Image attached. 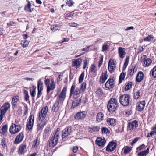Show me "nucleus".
<instances>
[{
  "label": "nucleus",
  "instance_id": "f257e3e1",
  "mask_svg": "<svg viewBox=\"0 0 156 156\" xmlns=\"http://www.w3.org/2000/svg\"><path fill=\"white\" fill-rule=\"evenodd\" d=\"M117 106L118 103L116 99L115 98H112L108 102L107 107L109 112L112 113L116 110Z\"/></svg>",
  "mask_w": 156,
  "mask_h": 156
},
{
  "label": "nucleus",
  "instance_id": "f03ea898",
  "mask_svg": "<svg viewBox=\"0 0 156 156\" xmlns=\"http://www.w3.org/2000/svg\"><path fill=\"white\" fill-rule=\"evenodd\" d=\"M130 95L124 94L121 95L119 98V101L124 106H128L130 103Z\"/></svg>",
  "mask_w": 156,
  "mask_h": 156
},
{
  "label": "nucleus",
  "instance_id": "7ed1b4c3",
  "mask_svg": "<svg viewBox=\"0 0 156 156\" xmlns=\"http://www.w3.org/2000/svg\"><path fill=\"white\" fill-rule=\"evenodd\" d=\"M21 129L20 125H16L12 123L10 127L9 131L12 134H15L19 132Z\"/></svg>",
  "mask_w": 156,
  "mask_h": 156
},
{
  "label": "nucleus",
  "instance_id": "20e7f679",
  "mask_svg": "<svg viewBox=\"0 0 156 156\" xmlns=\"http://www.w3.org/2000/svg\"><path fill=\"white\" fill-rule=\"evenodd\" d=\"M48 110V107L46 106L43 108L39 114V119L42 121L46 116V114Z\"/></svg>",
  "mask_w": 156,
  "mask_h": 156
},
{
  "label": "nucleus",
  "instance_id": "39448f33",
  "mask_svg": "<svg viewBox=\"0 0 156 156\" xmlns=\"http://www.w3.org/2000/svg\"><path fill=\"white\" fill-rule=\"evenodd\" d=\"M117 145V143L113 141H111L107 146L106 150L108 152H111L116 148Z\"/></svg>",
  "mask_w": 156,
  "mask_h": 156
},
{
  "label": "nucleus",
  "instance_id": "423d86ee",
  "mask_svg": "<svg viewBox=\"0 0 156 156\" xmlns=\"http://www.w3.org/2000/svg\"><path fill=\"white\" fill-rule=\"evenodd\" d=\"M72 127L71 126H69L66 127L63 130L62 132V138H65L68 136L70 135L72 132Z\"/></svg>",
  "mask_w": 156,
  "mask_h": 156
},
{
  "label": "nucleus",
  "instance_id": "0eeeda50",
  "mask_svg": "<svg viewBox=\"0 0 156 156\" xmlns=\"http://www.w3.org/2000/svg\"><path fill=\"white\" fill-rule=\"evenodd\" d=\"M34 115L33 114L30 115L29 116L28 122L26 125L29 130L32 129L34 123Z\"/></svg>",
  "mask_w": 156,
  "mask_h": 156
},
{
  "label": "nucleus",
  "instance_id": "6e6552de",
  "mask_svg": "<svg viewBox=\"0 0 156 156\" xmlns=\"http://www.w3.org/2000/svg\"><path fill=\"white\" fill-rule=\"evenodd\" d=\"M138 125V122L136 120H134L132 122H128L127 127L130 130L132 131L134 129H136Z\"/></svg>",
  "mask_w": 156,
  "mask_h": 156
},
{
  "label": "nucleus",
  "instance_id": "1a4fd4ad",
  "mask_svg": "<svg viewBox=\"0 0 156 156\" xmlns=\"http://www.w3.org/2000/svg\"><path fill=\"white\" fill-rule=\"evenodd\" d=\"M87 112L82 111L78 112L74 116V118L76 120H82L86 116Z\"/></svg>",
  "mask_w": 156,
  "mask_h": 156
},
{
  "label": "nucleus",
  "instance_id": "9d476101",
  "mask_svg": "<svg viewBox=\"0 0 156 156\" xmlns=\"http://www.w3.org/2000/svg\"><path fill=\"white\" fill-rule=\"evenodd\" d=\"M115 81L114 79L109 78L106 83L105 86L106 88L110 89L114 87Z\"/></svg>",
  "mask_w": 156,
  "mask_h": 156
},
{
  "label": "nucleus",
  "instance_id": "9b49d317",
  "mask_svg": "<svg viewBox=\"0 0 156 156\" xmlns=\"http://www.w3.org/2000/svg\"><path fill=\"white\" fill-rule=\"evenodd\" d=\"M58 137L53 135L51 140L49 142V146L51 148L57 145L58 141Z\"/></svg>",
  "mask_w": 156,
  "mask_h": 156
},
{
  "label": "nucleus",
  "instance_id": "f8f14e48",
  "mask_svg": "<svg viewBox=\"0 0 156 156\" xmlns=\"http://www.w3.org/2000/svg\"><path fill=\"white\" fill-rule=\"evenodd\" d=\"M83 59L80 57L77 59L75 60L72 62V66L75 67L76 69L79 68L81 66L82 62Z\"/></svg>",
  "mask_w": 156,
  "mask_h": 156
},
{
  "label": "nucleus",
  "instance_id": "ddd939ff",
  "mask_svg": "<svg viewBox=\"0 0 156 156\" xmlns=\"http://www.w3.org/2000/svg\"><path fill=\"white\" fill-rule=\"evenodd\" d=\"M136 71L137 69L136 68V66H132L131 68L128 70L127 74V77L126 79L128 77H131L134 75V73L136 72Z\"/></svg>",
  "mask_w": 156,
  "mask_h": 156
},
{
  "label": "nucleus",
  "instance_id": "4468645a",
  "mask_svg": "<svg viewBox=\"0 0 156 156\" xmlns=\"http://www.w3.org/2000/svg\"><path fill=\"white\" fill-rule=\"evenodd\" d=\"M24 137L23 133L22 132L20 133L15 138L14 143L16 144L20 143L22 141Z\"/></svg>",
  "mask_w": 156,
  "mask_h": 156
},
{
  "label": "nucleus",
  "instance_id": "2eb2a0df",
  "mask_svg": "<svg viewBox=\"0 0 156 156\" xmlns=\"http://www.w3.org/2000/svg\"><path fill=\"white\" fill-rule=\"evenodd\" d=\"M126 50L124 48L119 47L118 48V53L119 57L121 58H123L126 53Z\"/></svg>",
  "mask_w": 156,
  "mask_h": 156
},
{
  "label": "nucleus",
  "instance_id": "dca6fc26",
  "mask_svg": "<svg viewBox=\"0 0 156 156\" xmlns=\"http://www.w3.org/2000/svg\"><path fill=\"white\" fill-rule=\"evenodd\" d=\"M51 82L50 84V85H49L47 87V92L48 94H49L50 90L54 89L55 87V83L54 82V80L51 78Z\"/></svg>",
  "mask_w": 156,
  "mask_h": 156
},
{
  "label": "nucleus",
  "instance_id": "f3484780",
  "mask_svg": "<svg viewBox=\"0 0 156 156\" xmlns=\"http://www.w3.org/2000/svg\"><path fill=\"white\" fill-rule=\"evenodd\" d=\"M145 104V101H142L140 102L138 105L136 106V109L139 112L142 111L144 108Z\"/></svg>",
  "mask_w": 156,
  "mask_h": 156
},
{
  "label": "nucleus",
  "instance_id": "a211bd4d",
  "mask_svg": "<svg viewBox=\"0 0 156 156\" xmlns=\"http://www.w3.org/2000/svg\"><path fill=\"white\" fill-rule=\"evenodd\" d=\"M106 142L105 139H102L101 137L98 138L95 141L96 144L99 146H103Z\"/></svg>",
  "mask_w": 156,
  "mask_h": 156
},
{
  "label": "nucleus",
  "instance_id": "6ab92c4d",
  "mask_svg": "<svg viewBox=\"0 0 156 156\" xmlns=\"http://www.w3.org/2000/svg\"><path fill=\"white\" fill-rule=\"evenodd\" d=\"M19 100V97L17 95L13 96L12 98V105L13 108H15L17 106V103Z\"/></svg>",
  "mask_w": 156,
  "mask_h": 156
},
{
  "label": "nucleus",
  "instance_id": "aec40b11",
  "mask_svg": "<svg viewBox=\"0 0 156 156\" xmlns=\"http://www.w3.org/2000/svg\"><path fill=\"white\" fill-rule=\"evenodd\" d=\"M144 77V74L142 71L138 72L136 78V81L138 82H140L143 80Z\"/></svg>",
  "mask_w": 156,
  "mask_h": 156
},
{
  "label": "nucleus",
  "instance_id": "412c9836",
  "mask_svg": "<svg viewBox=\"0 0 156 156\" xmlns=\"http://www.w3.org/2000/svg\"><path fill=\"white\" fill-rule=\"evenodd\" d=\"M104 118V115L102 112L98 113L96 116V121L99 122L102 121Z\"/></svg>",
  "mask_w": 156,
  "mask_h": 156
},
{
  "label": "nucleus",
  "instance_id": "4be33fe9",
  "mask_svg": "<svg viewBox=\"0 0 156 156\" xmlns=\"http://www.w3.org/2000/svg\"><path fill=\"white\" fill-rule=\"evenodd\" d=\"M10 104L8 103H5L4 105L2 106L0 109V110L3 111L4 112H6L9 108H10Z\"/></svg>",
  "mask_w": 156,
  "mask_h": 156
},
{
  "label": "nucleus",
  "instance_id": "5701e85b",
  "mask_svg": "<svg viewBox=\"0 0 156 156\" xmlns=\"http://www.w3.org/2000/svg\"><path fill=\"white\" fill-rule=\"evenodd\" d=\"M152 62V60L149 58H144L143 59V65L144 67L148 66Z\"/></svg>",
  "mask_w": 156,
  "mask_h": 156
},
{
  "label": "nucleus",
  "instance_id": "b1692460",
  "mask_svg": "<svg viewBox=\"0 0 156 156\" xmlns=\"http://www.w3.org/2000/svg\"><path fill=\"white\" fill-rule=\"evenodd\" d=\"M107 122L108 124H110L112 126H114L116 125V120L113 118H108Z\"/></svg>",
  "mask_w": 156,
  "mask_h": 156
},
{
  "label": "nucleus",
  "instance_id": "393cba45",
  "mask_svg": "<svg viewBox=\"0 0 156 156\" xmlns=\"http://www.w3.org/2000/svg\"><path fill=\"white\" fill-rule=\"evenodd\" d=\"M26 147V145L25 144H21L19 147V152L20 154H22L24 152V150Z\"/></svg>",
  "mask_w": 156,
  "mask_h": 156
},
{
  "label": "nucleus",
  "instance_id": "a878e982",
  "mask_svg": "<svg viewBox=\"0 0 156 156\" xmlns=\"http://www.w3.org/2000/svg\"><path fill=\"white\" fill-rule=\"evenodd\" d=\"M149 148H147L146 150L139 152L138 154V156H146L149 153Z\"/></svg>",
  "mask_w": 156,
  "mask_h": 156
},
{
  "label": "nucleus",
  "instance_id": "bb28decb",
  "mask_svg": "<svg viewBox=\"0 0 156 156\" xmlns=\"http://www.w3.org/2000/svg\"><path fill=\"white\" fill-rule=\"evenodd\" d=\"M126 73L124 72H122L120 74L119 76V83L120 84L121 83L123 80H124L125 78V76H126Z\"/></svg>",
  "mask_w": 156,
  "mask_h": 156
},
{
  "label": "nucleus",
  "instance_id": "cd10ccee",
  "mask_svg": "<svg viewBox=\"0 0 156 156\" xmlns=\"http://www.w3.org/2000/svg\"><path fill=\"white\" fill-rule=\"evenodd\" d=\"M129 57L128 56H126V58L125 62L123 64V67L122 68L123 71H124L125 70V69L126 68L127 66H128L129 61Z\"/></svg>",
  "mask_w": 156,
  "mask_h": 156
},
{
  "label": "nucleus",
  "instance_id": "c85d7f7f",
  "mask_svg": "<svg viewBox=\"0 0 156 156\" xmlns=\"http://www.w3.org/2000/svg\"><path fill=\"white\" fill-rule=\"evenodd\" d=\"M36 87L34 85L32 86V90L31 91V89H30V94L31 96L34 97L36 95Z\"/></svg>",
  "mask_w": 156,
  "mask_h": 156
},
{
  "label": "nucleus",
  "instance_id": "c756f323",
  "mask_svg": "<svg viewBox=\"0 0 156 156\" xmlns=\"http://www.w3.org/2000/svg\"><path fill=\"white\" fill-rule=\"evenodd\" d=\"M59 108V105L54 103L52 108V110L55 112H57L58 111Z\"/></svg>",
  "mask_w": 156,
  "mask_h": 156
},
{
  "label": "nucleus",
  "instance_id": "7c9ffc66",
  "mask_svg": "<svg viewBox=\"0 0 156 156\" xmlns=\"http://www.w3.org/2000/svg\"><path fill=\"white\" fill-rule=\"evenodd\" d=\"M46 124V122H42L37 125V128L38 130H40L42 129Z\"/></svg>",
  "mask_w": 156,
  "mask_h": 156
},
{
  "label": "nucleus",
  "instance_id": "2f4dec72",
  "mask_svg": "<svg viewBox=\"0 0 156 156\" xmlns=\"http://www.w3.org/2000/svg\"><path fill=\"white\" fill-rule=\"evenodd\" d=\"M133 85V83L132 82H129L127 83L125 87V90L126 91H128L130 89Z\"/></svg>",
  "mask_w": 156,
  "mask_h": 156
},
{
  "label": "nucleus",
  "instance_id": "473e14b6",
  "mask_svg": "<svg viewBox=\"0 0 156 156\" xmlns=\"http://www.w3.org/2000/svg\"><path fill=\"white\" fill-rule=\"evenodd\" d=\"M110 63L108 64V69L109 71L112 73L113 71L115 70L116 68V67L115 66H112L111 65V64H110V65H109Z\"/></svg>",
  "mask_w": 156,
  "mask_h": 156
},
{
  "label": "nucleus",
  "instance_id": "72a5a7b5",
  "mask_svg": "<svg viewBox=\"0 0 156 156\" xmlns=\"http://www.w3.org/2000/svg\"><path fill=\"white\" fill-rule=\"evenodd\" d=\"M76 13H74L73 12H72L66 14L65 15V17L66 18H69L72 16H75L77 15Z\"/></svg>",
  "mask_w": 156,
  "mask_h": 156
},
{
  "label": "nucleus",
  "instance_id": "f704fd0d",
  "mask_svg": "<svg viewBox=\"0 0 156 156\" xmlns=\"http://www.w3.org/2000/svg\"><path fill=\"white\" fill-rule=\"evenodd\" d=\"M20 44L23 48H25L28 46L29 42L27 40L22 41Z\"/></svg>",
  "mask_w": 156,
  "mask_h": 156
},
{
  "label": "nucleus",
  "instance_id": "c9c22d12",
  "mask_svg": "<svg viewBox=\"0 0 156 156\" xmlns=\"http://www.w3.org/2000/svg\"><path fill=\"white\" fill-rule=\"evenodd\" d=\"M23 93L24 94V99L26 101L28 100L29 98V96L28 94V91L26 90H23Z\"/></svg>",
  "mask_w": 156,
  "mask_h": 156
},
{
  "label": "nucleus",
  "instance_id": "e433bc0d",
  "mask_svg": "<svg viewBox=\"0 0 156 156\" xmlns=\"http://www.w3.org/2000/svg\"><path fill=\"white\" fill-rule=\"evenodd\" d=\"M101 131L102 133L107 134L110 132L109 130L106 127H103L101 128Z\"/></svg>",
  "mask_w": 156,
  "mask_h": 156
},
{
  "label": "nucleus",
  "instance_id": "4c0bfd02",
  "mask_svg": "<svg viewBox=\"0 0 156 156\" xmlns=\"http://www.w3.org/2000/svg\"><path fill=\"white\" fill-rule=\"evenodd\" d=\"M66 5L69 7L72 6L74 4L72 0H67L66 1Z\"/></svg>",
  "mask_w": 156,
  "mask_h": 156
},
{
  "label": "nucleus",
  "instance_id": "58836bf2",
  "mask_svg": "<svg viewBox=\"0 0 156 156\" xmlns=\"http://www.w3.org/2000/svg\"><path fill=\"white\" fill-rule=\"evenodd\" d=\"M152 76L154 78L156 77V66L154 67L151 71Z\"/></svg>",
  "mask_w": 156,
  "mask_h": 156
},
{
  "label": "nucleus",
  "instance_id": "ea45409f",
  "mask_svg": "<svg viewBox=\"0 0 156 156\" xmlns=\"http://www.w3.org/2000/svg\"><path fill=\"white\" fill-rule=\"evenodd\" d=\"M43 88V83L41 81L38 82L37 84L38 90H42Z\"/></svg>",
  "mask_w": 156,
  "mask_h": 156
},
{
  "label": "nucleus",
  "instance_id": "a19ab883",
  "mask_svg": "<svg viewBox=\"0 0 156 156\" xmlns=\"http://www.w3.org/2000/svg\"><path fill=\"white\" fill-rule=\"evenodd\" d=\"M96 94L99 96H102L103 95L104 93L101 88H98L96 91Z\"/></svg>",
  "mask_w": 156,
  "mask_h": 156
},
{
  "label": "nucleus",
  "instance_id": "79ce46f5",
  "mask_svg": "<svg viewBox=\"0 0 156 156\" xmlns=\"http://www.w3.org/2000/svg\"><path fill=\"white\" fill-rule=\"evenodd\" d=\"M84 76V72H82L79 77V83H80L83 82V80Z\"/></svg>",
  "mask_w": 156,
  "mask_h": 156
},
{
  "label": "nucleus",
  "instance_id": "37998d69",
  "mask_svg": "<svg viewBox=\"0 0 156 156\" xmlns=\"http://www.w3.org/2000/svg\"><path fill=\"white\" fill-rule=\"evenodd\" d=\"M31 6V5L30 2L29 1H28L27 4L25 7V10H28V9H29V11L30 12H31L32 11V10L30 9Z\"/></svg>",
  "mask_w": 156,
  "mask_h": 156
},
{
  "label": "nucleus",
  "instance_id": "c03bdc74",
  "mask_svg": "<svg viewBox=\"0 0 156 156\" xmlns=\"http://www.w3.org/2000/svg\"><path fill=\"white\" fill-rule=\"evenodd\" d=\"M154 37L152 35H149L148 36H147L144 38V41H151V39H153Z\"/></svg>",
  "mask_w": 156,
  "mask_h": 156
},
{
  "label": "nucleus",
  "instance_id": "a18cd8bd",
  "mask_svg": "<svg viewBox=\"0 0 156 156\" xmlns=\"http://www.w3.org/2000/svg\"><path fill=\"white\" fill-rule=\"evenodd\" d=\"M103 74V73L102 74L101 76L100 77V82L102 83H104L107 78V77L104 76Z\"/></svg>",
  "mask_w": 156,
  "mask_h": 156
},
{
  "label": "nucleus",
  "instance_id": "49530a36",
  "mask_svg": "<svg viewBox=\"0 0 156 156\" xmlns=\"http://www.w3.org/2000/svg\"><path fill=\"white\" fill-rule=\"evenodd\" d=\"M132 149L131 147H126L124 148V153L126 154H127L129 153L131 150Z\"/></svg>",
  "mask_w": 156,
  "mask_h": 156
},
{
  "label": "nucleus",
  "instance_id": "de8ad7c7",
  "mask_svg": "<svg viewBox=\"0 0 156 156\" xmlns=\"http://www.w3.org/2000/svg\"><path fill=\"white\" fill-rule=\"evenodd\" d=\"M140 91H138L136 93H135L133 95V98L136 99H138L140 96Z\"/></svg>",
  "mask_w": 156,
  "mask_h": 156
},
{
  "label": "nucleus",
  "instance_id": "09e8293b",
  "mask_svg": "<svg viewBox=\"0 0 156 156\" xmlns=\"http://www.w3.org/2000/svg\"><path fill=\"white\" fill-rule=\"evenodd\" d=\"M86 88V84L85 82H83L81 85L80 89L83 92L84 91Z\"/></svg>",
  "mask_w": 156,
  "mask_h": 156
},
{
  "label": "nucleus",
  "instance_id": "8fccbe9b",
  "mask_svg": "<svg viewBox=\"0 0 156 156\" xmlns=\"http://www.w3.org/2000/svg\"><path fill=\"white\" fill-rule=\"evenodd\" d=\"M81 90L79 88L77 87L76 88L75 91L74 92V94L76 95H79L80 93Z\"/></svg>",
  "mask_w": 156,
  "mask_h": 156
},
{
  "label": "nucleus",
  "instance_id": "3c124183",
  "mask_svg": "<svg viewBox=\"0 0 156 156\" xmlns=\"http://www.w3.org/2000/svg\"><path fill=\"white\" fill-rule=\"evenodd\" d=\"M75 88V85L74 84H73L71 86L70 91V95L71 96L72 94H73L74 93V90Z\"/></svg>",
  "mask_w": 156,
  "mask_h": 156
},
{
  "label": "nucleus",
  "instance_id": "603ef678",
  "mask_svg": "<svg viewBox=\"0 0 156 156\" xmlns=\"http://www.w3.org/2000/svg\"><path fill=\"white\" fill-rule=\"evenodd\" d=\"M108 48V45L106 43H105L102 46V51L104 52L106 51Z\"/></svg>",
  "mask_w": 156,
  "mask_h": 156
},
{
  "label": "nucleus",
  "instance_id": "864d4df0",
  "mask_svg": "<svg viewBox=\"0 0 156 156\" xmlns=\"http://www.w3.org/2000/svg\"><path fill=\"white\" fill-rule=\"evenodd\" d=\"M46 76L45 77L44 83L45 86L47 87L48 86L50 85V80L49 79L46 78Z\"/></svg>",
  "mask_w": 156,
  "mask_h": 156
},
{
  "label": "nucleus",
  "instance_id": "5fc2aeb1",
  "mask_svg": "<svg viewBox=\"0 0 156 156\" xmlns=\"http://www.w3.org/2000/svg\"><path fill=\"white\" fill-rule=\"evenodd\" d=\"M95 68L96 66L94 65L93 64L91 65L90 67V72L91 73H95Z\"/></svg>",
  "mask_w": 156,
  "mask_h": 156
},
{
  "label": "nucleus",
  "instance_id": "6e6d98bb",
  "mask_svg": "<svg viewBox=\"0 0 156 156\" xmlns=\"http://www.w3.org/2000/svg\"><path fill=\"white\" fill-rule=\"evenodd\" d=\"M60 129L59 128H57L56 129V131L55 133L53 134V135H55V136H56L57 137H59V136L60 134Z\"/></svg>",
  "mask_w": 156,
  "mask_h": 156
},
{
  "label": "nucleus",
  "instance_id": "4d7b16f0",
  "mask_svg": "<svg viewBox=\"0 0 156 156\" xmlns=\"http://www.w3.org/2000/svg\"><path fill=\"white\" fill-rule=\"evenodd\" d=\"M6 113L4 112L3 111L0 110V121L3 119L4 116Z\"/></svg>",
  "mask_w": 156,
  "mask_h": 156
},
{
  "label": "nucleus",
  "instance_id": "13d9d810",
  "mask_svg": "<svg viewBox=\"0 0 156 156\" xmlns=\"http://www.w3.org/2000/svg\"><path fill=\"white\" fill-rule=\"evenodd\" d=\"M92 128L93 129V131L94 132L98 131L100 129V127L98 126H94Z\"/></svg>",
  "mask_w": 156,
  "mask_h": 156
},
{
  "label": "nucleus",
  "instance_id": "bf43d9fd",
  "mask_svg": "<svg viewBox=\"0 0 156 156\" xmlns=\"http://www.w3.org/2000/svg\"><path fill=\"white\" fill-rule=\"evenodd\" d=\"M58 26L57 25H55L53 26H51V30L54 31H55V30H58Z\"/></svg>",
  "mask_w": 156,
  "mask_h": 156
},
{
  "label": "nucleus",
  "instance_id": "052dcab7",
  "mask_svg": "<svg viewBox=\"0 0 156 156\" xmlns=\"http://www.w3.org/2000/svg\"><path fill=\"white\" fill-rule=\"evenodd\" d=\"M5 140V138H3L1 140V145L3 147L6 145Z\"/></svg>",
  "mask_w": 156,
  "mask_h": 156
},
{
  "label": "nucleus",
  "instance_id": "680f3d73",
  "mask_svg": "<svg viewBox=\"0 0 156 156\" xmlns=\"http://www.w3.org/2000/svg\"><path fill=\"white\" fill-rule=\"evenodd\" d=\"M75 102L76 103V104L77 105L79 106V104L81 102V98H76L74 100Z\"/></svg>",
  "mask_w": 156,
  "mask_h": 156
},
{
  "label": "nucleus",
  "instance_id": "e2e57ef3",
  "mask_svg": "<svg viewBox=\"0 0 156 156\" xmlns=\"http://www.w3.org/2000/svg\"><path fill=\"white\" fill-rule=\"evenodd\" d=\"M63 101L62 99L58 97L57 98V99L55 101V103L58 104H59V103L62 101Z\"/></svg>",
  "mask_w": 156,
  "mask_h": 156
},
{
  "label": "nucleus",
  "instance_id": "0e129e2a",
  "mask_svg": "<svg viewBox=\"0 0 156 156\" xmlns=\"http://www.w3.org/2000/svg\"><path fill=\"white\" fill-rule=\"evenodd\" d=\"M100 60L99 61L98 66L100 67L102 65L103 61V57L101 56L100 57Z\"/></svg>",
  "mask_w": 156,
  "mask_h": 156
},
{
  "label": "nucleus",
  "instance_id": "69168bd1",
  "mask_svg": "<svg viewBox=\"0 0 156 156\" xmlns=\"http://www.w3.org/2000/svg\"><path fill=\"white\" fill-rule=\"evenodd\" d=\"M24 112L23 114L24 115H25L28 112V108L27 105L24 106Z\"/></svg>",
  "mask_w": 156,
  "mask_h": 156
},
{
  "label": "nucleus",
  "instance_id": "338daca9",
  "mask_svg": "<svg viewBox=\"0 0 156 156\" xmlns=\"http://www.w3.org/2000/svg\"><path fill=\"white\" fill-rule=\"evenodd\" d=\"M66 97V95L62 93H60L58 97V98L62 99V100H63Z\"/></svg>",
  "mask_w": 156,
  "mask_h": 156
},
{
  "label": "nucleus",
  "instance_id": "774afa93",
  "mask_svg": "<svg viewBox=\"0 0 156 156\" xmlns=\"http://www.w3.org/2000/svg\"><path fill=\"white\" fill-rule=\"evenodd\" d=\"M139 138L136 137L135 138L131 143V145H133L134 144L136 143L138 140Z\"/></svg>",
  "mask_w": 156,
  "mask_h": 156
}]
</instances>
